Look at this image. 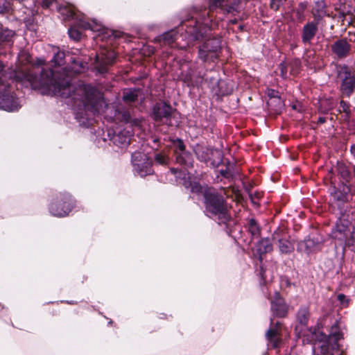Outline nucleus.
<instances>
[{"instance_id":"4468645a","label":"nucleus","mask_w":355,"mask_h":355,"mask_svg":"<svg viewBox=\"0 0 355 355\" xmlns=\"http://www.w3.org/2000/svg\"><path fill=\"white\" fill-rule=\"evenodd\" d=\"M333 53L339 60L344 59L351 54L352 44L346 38L336 40L331 46Z\"/></svg>"},{"instance_id":"79ce46f5","label":"nucleus","mask_w":355,"mask_h":355,"mask_svg":"<svg viewBox=\"0 0 355 355\" xmlns=\"http://www.w3.org/2000/svg\"><path fill=\"white\" fill-rule=\"evenodd\" d=\"M68 33L70 38L74 41H78L81 37V33L74 27L69 28Z\"/></svg>"},{"instance_id":"423d86ee","label":"nucleus","mask_w":355,"mask_h":355,"mask_svg":"<svg viewBox=\"0 0 355 355\" xmlns=\"http://www.w3.org/2000/svg\"><path fill=\"white\" fill-rule=\"evenodd\" d=\"M75 207V200L71 194L67 192L57 194L49 205L50 214L56 217H64L69 214Z\"/></svg>"},{"instance_id":"09e8293b","label":"nucleus","mask_w":355,"mask_h":355,"mask_svg":"<svg viewBox=\"0 0 355 355\" xmlns=\"http://www.w3.org/2000/svg\"><path fill=\"white\" fill-rule=\"evenodd\" d=\"M277 334V329L274 328H270L267 331L266 336L268 340H272L273 338L276 337Z\"/></svg>"},{"instance_id":"6e6d98bb","label":"nucleus","mask_w":355,"mask_h":355,"mask_svg":"<svg viewBox=\"0 0 355 355\" xmlns=\"http://www.w3.org/2000/svg\"><path fill=\"white\" fill-rule=\"evenodd\" d=\"M67 18H70L71 17L72 19L76 18V13L73 10H67Z\"/></svg>"},{"instance_id":"4d7b16f0","label":"nucleus","mask_w":355,"mask_h":355,"mask_svg":"<svg viewBox=\"0 0 355 355\" xmlns=\"http://www.w3.org/2000/svg\"><path fill=\"white\" fill-rule=\"evenodd\" d=\"M170 171H171V173H173V175H175L176 176H178V174L182 173V171H180L179 169L175 168H171Z\"/></svg>"},{"instance_id":"6ab92c4d","label":"nucleus","mask_w":355,"mask_h":355,"mask_svg":"<svg viewBox=\"0 0 355 355\" xmlns=\"http://www.w3.org/2000/svg\"><path fill=\"white\" fill-rule=\"evenodd\" d=\"M273 247L270 239L265 238L261 239L256 245V252L254 254L255 257L261 262L263 260V255L272 251Z\"/></svg>"},{"instance_id":"bb28decb","label":"nucleus","mask_w":355,"mask_h":355,"mask_svg":"<svg viewBox=\"0 0 355 355\" xmlns=\"http://www.w3.org/2000/svg\"><path fill=\"white\" fill-rule=\"evenodd\" d=\"M178 31L172 29L163 33L159 37V40H162L165 44L173 45L176 42L178 37H182V35H178Z\"/></svg>"},{"instance_id":"49530a36","label":"nucleus","mask_w":355,"mask_h":355,"mask_svg":"<svg viewBox=\"0 0 355 355\" xmlns=\"http://www.w3.org/2000/svg\"><path fill=\"white\" fill-rule=\"evenodd\" d=\"M340 107L342 109V112H345L347 115L350 113V105L348 102L341 100L340 102ZM341 112V110H340Z\"/></svg>"},{"instance_id":"4c0bfd02","label":"nucleus","mask_w":355,"mask_h":355,"mask_svg":"<svg viewBox=\"0 0 355 355\" xmlns=\"http://www.w3.org/2000/svg\"><path fill=\"white\" fill-rule=\"evenodd\" d=\"M64 58L65 53L63 51H58L54 54L51 61L55 66H62L65 63Z\"/></svg>"},{"instance_id":"6e6552de","label":"nucleus","mask_w":355,"mask_h":355,"mask_svg":"<svg viewBox=\"0 0 355 355\" xmlns=\"http://www.w3.org/2000/svg\"><path fill=\"white\" fill-rule=\"evenodd\" d=\"M20 107L18 98L7 81L0 80V109L12 112Z\"/></svg>"},{"instance_id":"8fccbe9b","label":"nucleus","mask_w":355,"mask_h":355,"mask_svg":"<svg viewBox=\"0 0 355 355\" xmlns=\"http://www.w3.org/2000/svg\"><path fill=\"white\" fill-rule=\"evenodd\" d=\"M152 141L153 143V145L152 147L155 149H158V148L161 146V140L158 137H153Z\"/></svg>"},{"instance_id":"e433bc0d","label":"nucleus","mask_w":355,"mask_h":355,"mask_svg":"<svg viewBox=\"0 0 355 355\" xmlns=\"http://www.w3.org/2000/svg\"><path fill=\"white\" fill-rule=\"evenodd\" d=\"M288 67L291 69V73L296 76L300 71L302 67L301 61L299 59H295L289 62Z\"/></svg>"},{"instance_id":"69168bd1","label":"nucleus","mask_w":355,"mask_h":355,"mask_svg":"<svg viewBox=\"0 0 355 355\" xmlns=\"http://www.w3.org/2000/svg\"><path fill=\"white\" fill-rule=\"evenodd\" d=\"M222 93H223V94H228L229 92H225V93L222 92Z\"/></svg>"},{"instance_id":"aec40b11","label":"nucleus","mask_w":355,"mask_h":355,"mask_svg":"<svg viewBox=\"0 0 355 355\" xmlns=\"http://www.w3.org/2000/svg\"><path fill=\"white\" fill-rule=\"evenodd\" d=\"M314 20L320 21L326 15V4L324 0H317L314 1V5L311 10Z\"/></svg>"},{"instance_id":"bf43d9fd","label":"nucleus","mask_w":355,"mask_h":355,"mask_svg":"<svg viewBox=\"0 0 355 355\" xmlns=\"http://www.w3.org/2000/svg\"><path fill=\"white\" fill-rule=\"evenodd\" d=\"M350 151L353 156L355 157V144L351 146Z\"/></svg>"},{"instance_id":"37998d69","label":"nucleus","mask_w":355,"mask_h":355,"mask_svg":"<svg viewBox=\"0 0 355 355\" xmlns=\"http://www.w3.org/2000/svg\"><path fill=\"white\" fill-rule=\"evenodd\" d=\"M228 166L227 167L226 169L225 170H220L219 171V173L220 174V175H222L223 177H224L225 178H227V179H233L234 177V173L231 171L230 169V163L228 162Z\"/></svg>"},{"instance_id":"58836bf2","label":"nucleus","mask_w":355,"mask_h":355,"mask_svg":"<svg viewBox=\"0 0 355 355\" xmlns=\"http://www.w3.org/2000/svg\"><path fill=\"white\" fill-rule=\"evenodd\" d=\"M155 161L160 165H166L169 162V157L162 153H157L155 155Z\"/></svg>"},{"instance_id":"a18cd8bd","label":"nucleus","mask_w":355,"mask_h":355,"mask_svg":"<svg viewBox=\"0 0 355 355\" xmlns=\"http://www.w3.org/2000/svg\"><path fill=\"white\" fill-rule=\"evenodd\" d=\"M10 3L7 0H0V14H4L8 12Z\"/></svg>"},{"instance_id":"c03bdc74","label":"nucleus","mask_w":355,"mask_h":355,"mask_svg":"<svg viewBox=\"0 0 355 355\" xmlns=\"http://www.w3.org/2000/svg\"><path fill=\"white\" fill-rule=\"evenodd\" d=\"M286 0H270V7L272 10L277 11Z\"/></svg>"},{"instance_id":"338daca9","label":"nucleus","mask_w":355,"mask_h":355,"mask_svg":"<svg viewBox=\"0 0 355 355\" xmlns=\"http://www.w3.org/2000/svg\"><path fill=\"white\" fill-rule=\"evenodd\" d=\"M240 29H242L243 28V26H239Z\"/></svg>"},{"instance_id":"f8f14e48","label":"nucleus","mask_w":355,"mask_h":355,"mask_svg":"<svg viewBox=\"0 0 355 355\" xmlns=\"http://www.w3.org/2000/svg\"><path fill=\"white\" fill-rule=\"evenodd\" d=\"M116 54L112 50H106L96 56V68L100 73H105L108 67L112 65L116 59Z\"/></svg>"},{"instance_id":"39448f33","label":"nucleus","mask_w":355,"mask_h":355,"mask_svg":"<svg viewBox=\"0 0 355 355\" xmlns=\"http://www.w3.org/2000/svg\"><path fill=\"white\" fill-rule=\"evenodd\" d=\"M337 82L342 97L349 98L355 92V71L345 64L336 65Z\"/></svg>"},{"instance_id":"5fc2aeb1","label":"nucleus","mask_w":355,"mask_h":355,"mask_svg":"<svg viewBox=\"0 0 355 355\" xmlns=\"http://www.w3.org/2000/svg\"><path fill=\"white\" fill-rule=\"evenodd\" d=\"M123 118L125 123H132L131 116L128 112H124L123 114Z\"/></svg>"},{"instance_id":"a211bd4d","label":"nucleus","mask_w":355,"mask_h":355,"mask_svg":"<svg viewBox=\"0 0 355 355\" xmlns=\"http://www.w3.org/2000/svg\"><path fill=\"white\" fill-rule=\"evenodd\" d=\"M132 136V131L124 129L117 133H115L111 140L113 141L114 145L120 148H124L130 144Z\"/></svg>"},{"instance_id":"a19ab883","label":"nucleus","mask_w":355,"mask_h":355,"mask_svg":"<svg viewBox=\"0 0 355 355\" xmlns=\"http://www.w3.org/2000/svg\"><path fill=\"white\" fill-rule=\"evenodd\" d=\"M334 351L331 349V346L327 344H321L320 346V354L317 355H334Z\"/></svg>"},{"instance_id":"774afa93","label":"nucleus","mask_w":355,"mask_h":355,"mask_svg":"<svg viewBox=\"0 0 355 355\" xmlns=\"http://www.w3.org/2000/svg\"><path fill=\"white\" fill-rule=\"evenodd\" d=\"M340 355H344V354H343V352H342L340 354Z\"/></svg>"},{"instance_id":"412c9836","label":"nucleus","mask_w":355,"mask_h":355,"mask_svg":"<svg viewBox=\"0 0 355 355\" xmlns=\"http://www.w3.org/2000/svg\"><path fill=\"white\" fill-rule=\"evenodd\" d=\"M78 26L83 29H89L92 31H100L103 28L102 24L97 22L95 19H91L89 21L87 20L85 15H83L79 19L78 21Z\"/></svg>"},{"instance_id":"e2e57ef3","label":"nucleus","mask_w":355,"mask_h":355,"mask_svg":"<svg viewBox=\"0 0 355 355\" xmlns=\"http://www.w3.org/2000/svg\"><path fill=\"white\" fill-rule=\"evenodd\" d=\"M354 175L355 176V165L354 166Z\"/></svg>"},{"instance_id":"f257e3e1","label":"nucleus","mask_w":355,"mask_h":355,"mask_svg":"<svg viewBox=\"0 0 355 355\" xmlns=\"http://www.w3.org/2000/svg\"><path fill=\"white\" fill-rule=\"evenodd\" d=\"M44 64V60L37 59L33 65L17 67L10 77L24 87L40 90L42 94L68 99L67 104L76 110V118L84 125H89L98 112L100 94L89 85H73L68 77L61 78L51 69L42 67Z\"/></svg>"},{"instance_id":"7c9ffc66","label":"nucleus","mask_w":355,"mask_h":355,"mask_svg":"<svg viewBox=\"0 0 355 355\" xmlns=\"http://www.w3.org/2000/svg\"><path fill=\"white\" fill-rule=\"evenodd\" d=\"M15 35L14 31L0 28V44H10Z\"/></svg>"},{"instance_id":"a878e982","label":"nucleus","mask_w":355,"mask_h":355,"mask_svg":"<svg viewBox=\"0 0 355 355\" xmlns=\"http://www.w3.org/2000/svg\"><path fill=\"white\" fill-rule=\"evenodd\" d=\"M209 158V163L207 164L211 167L216 168L222 164L223 155L221 150L212 148L211 153H210Z\"/></svg>"},{"instance_id":"ddd939ff","label":"nucleus","mask_w":355,"mask_h":355,"mask_svg":"<svg viewBox=\"0 0 355 355\" xmlns=\"http://www.w3.org/2000/svg\"><path fill=\"white\" fill-rule=\"evenodd\" d=\"M353 196L355 191H352L351 187L347 184L342 182L338 187H334L332 191L330 193L331 202L349 201V194Z\"/></svg>"},{"instance_id":"0e129e2a","label":"nucleus","mask_w":355,"mask_h":355,"mask_svg":"<svg viewBox=\"0 0 355 355\" xmlns=\"http://www.w3.org/2000/svg\"><path fill=\"white\" fill-rule=\"evenodd\" d=\"M232 23H233V24H236V20H234V21H232Z\"/></svg>"},{"instance_id":"603ef678","label":"nucleus","mask_w":355,"mask_h":355,"mask_svg":"<svg viewBox=\"0 0 355 355\" xmlns=\"http://www.w3.org/2000/svg\"><path fill=\"white\" fill-rule=\"evenodd\" d=\"M337 298H338V300L340 301V303L343 304H344L345 302H346V303L348 302V300H346V296L343 293L339 294L338 295Z\"/></svg>"},{"instance_id":"5701e85b","label":"nucleus","mask_w":355,"mask_h":355,"mask_svg":"<svg viewBox=\"0 0 355 355\" xmlns=\"http://www.w3.org/2000/svg\"><path fill=\"white\" fill-rule=\"evenodd\" d=\"M121 33L113 30L105 29L99 35L101 40L105 41L107 45H113L116 39L120 38Z\"/></svg>"},{"instance_id":"864d4df0","label":"nucleus","mask_w":355,"mask_h":355,"mask_svg":"<svg viewBox=\"0 0 355 355\" xmlns=\"http://www.w3.org/2000/svg\"><path fill=\"white\" fill-rule=\"evenodd\" d=\"M4 69V65L1 61H0V80L7 81L5 76L2 73Z\"/></svg>"},{"instance_id":"3c124183","label":"nucleus","mask_w":355,"mask_h":355,"mask_svg":"<svg viewBox=\"0 0 355 355\" xmlns=\"http://www.w3.org/2000/svg\"><path fill=\"white\" fill-rule=\"evenodd\" d=\"M55 0H42V6L44 8H49Z\"/></svg>"},{"instance_id":"7ed1b4c3","label":"nucleus","mask_w":355,"mask_h":355,"mask_svg":"<svg viewBox=\"0 0 355 355\" xmlns=\"http://www.w3.org/2000/svg\"><path fill=\"white\" fill-rule=\"evenodd\" d=\"M226 189L222 187L220 191L214 187H207L204 189L203 198L205 211L211 216H217L223 223L228 222L231 218L230 207L226 198Z\"/></svg>"},{"instance_id":"f704fd0d","label":"nucleus","mask_w":355,"mask_h":355,"mask_svg":"<svg viewBox=\"0 0 355 355\" xmlns=\"http://www.w3.org/2000/svg\"><path fill=\"white\" fill-rule=\"evenodd\" d=\"M170 141L173 144L175 155L178 154L179 152H183L186 150V146L182 139L176 138L171 139Z\"/></svg>"},{"instance_id":"2f4dec72","label":"nucleus","mask_w":355,"mask_h":355,"mask_svg":"<svg viewBox=\"0 0 355 355\" xmlns=\"http://www.w3.org/2000/svg\"><path fill=\"white\" fill-rule=\"evenodd\" d=\"M335 103L332 98H325L320 101L319 110L322 114H327L334 107Z\"/></svg>"},{"instance_id":"9d476101","label":"nucleus","mask_w":355,"mask_h":355,"mask_svg":"<svg viewBox=\"0 0 355 355\" xmlns=\"http://www.w3.org/2000/svg\"><path fill=\"white\" fill-rule=\"evenodd\" d=\"M316 339L322 344H327L331 346L332 350H339L340 345L338 343L340 340L343 339V334L340 330L339 323L336 321L331 327L329 335L324 333H320L319 336H316Z\"/></svg>"},{"instance_id":"f03ea898","label":"nucleus","mask_w":355,"mask_h":355,"mask_svg":"<svg viewBox=\"0 0 355 355\" xmlns=\"http://www.w3.org/2000/svg\"><path fill=\"white\" fill-rule=\"evenodd\" d=\"M239 0H209V7L195 6L192 16L182 21L186 26L184 37L190 45L194 42L202 41L198 46V58L202 62H214L219 56L221 50V37L211 33L216 25L212 15L214 10L220 8L223 12L230 13L236 10Z\"/></svg>"},{"instance_id":"13d9d810","label":"nucleus","mask_w":355,"mask_h":355,"mask_svg":"<svg viewBox=\"0 0 355 355\" xmlns=\"http://www.w3.org/2000/svg\"><path fill=\"white\" fill-rule=\"evenodd\" d=\"M327 121V119L324 116H320L318 119L317 123L318 124H322L324 123Z\"/></svg>"},{"instance_id":"9b49d317","label":"nucleus","mask_w":355,"mask_h":355,"mask_svg":"<svg viewBox=\"0 0 355 355\" xmlns=\"http://www.w3.org/2000/svg\"><path fill=\"white\" fill-rule=\"evenodd\" d=\"M324 241V239L322 238H311L310 236H308L303 241L297 243V250L308 254L315 253L322 250Z\"/></svg>"},{"instance_id":"0eeeda50","label":"nucleus","mask_w":355,"mask_h":355,"mask_svg":"<svg viewBox=\"0 0 355 355\" xmlns=\"http://www.w3.org/2000/svg\"><path fill=\"white\" fill-rule=\"evenodd\" d=\"M354 229L348 219L338 217L332 229L331 237L339 241L340 245H350L354 242Z\"/></svg>"},{"instance_id":"cd10ccee","label":"nucleus","mask_w":355,"mask_h":355,"mask_svg":"<svg viewBox=\"0 0 355 355\" xmlns=\"http://www.w3.org/2000/svg\"><path fill=\"white\" fill-rule=\"evenodd\" d=\"M246 225L252 239H257L261 236V228L255 219H249Z\"/></svg>"},{"instance_id":"f3484780","label":"nucleus","mask_w":355,"mask_h":355,"mask_svg":"<svg viewBox=\"0 0 355 355\" xmlns=\"http://www.w3.org/2000/svg\"><path fill=\"white\" fill-rule=\"evenodd\" d=\"M271 310L273 314L279 318H284L288 313V305L279 293L275 292L270 300Z\"/></svg>"},{"instance_id":"1a4fd4ad","label":"nucleus","mask_w":355,"mask_h":355,"mask_svg":"<svg viewBox=\"0 0 355 355\" xmlns=\"http://www.w3.org/2000/svg\"><path fill=\"white\" fill-rule=\"evenodd\" d=\"M134 171L141 177L153 173V161L145 153L135 152L132 154Z\"/></svg>"},{"instance_id":"ea45409f","label":"nucleus","mask_w":355,"mask_h":355,"mask_svg":"<svg viewBox=\"0 0 355 355\" xmlns=\"http://www.w3.org/2000/svg\"><path fill=\"white\" fill-rule=\"evenodd\" d=\"M189 187L192 193L200 194L203 193L204 190L201 184L198 182H190Z\"/></svg>"},{"instance_id":"b1692460","label":"nucleus","mask_w":355,"mask_h":355,"mask_svg":"<svg viewBox=\"0 0 355 355\" xmlns=\"http://www.w3.org/2000/svg\"><path fill=\"white\" fill-rule=\"evenodd\" d=\"M349 201H340L330 202L333 213L338 216V217L345 218L347 211H348Z\"/></svg>"},{"instance_id":"de8ad7c7","label":"nucleus","mask_w":355,"mask_h":355,"mask_svg":"<svg viewBox=\"0 0 355 355\" xmlns=\"http://www.w3.org/2000/svg\"><path fill=\"white\" fill-rule=\"evenodd\" d=\"M287 68L288 65L285 62H282L279 65V69L280 70V76L283 78H286L287 77Z\"/></svg>"},{"instance_id":"4be33fe9","label":"nucleus","mask_w":355,"mask_h":355,"mask_svg":"<svg viewBox=\"0 0 355 355\" xmlns=\"http://www.w3.org/2000/svg\"><path fill=\"white\" fill-rule=\"evenodd\" d=\"M176 162L184 168H191L193 164V158L192 154L184 150L183 152H179L178 154L175 155Z\"/></svg>"},{"instance_id":"680f3d73","label":"nucleus","mask_w":355,"mask_h":355,"mask_svg":"<svg viewBox=\"0 0 355 355\" xmlns=\"http://www.w3.org/2000/svg\"><path fill=\"white\" fill-rule=\"evenodd\" d=\"M66 10H67L66 8H64L63 10H61L60 11H61L62 13H64L63 11Z\"/></svg>"},{"instance_id":"20e7f679","label":"nucleus","mask_w":355,"mask_h":355,"mask_svg":"<svg viewBox=\"0 0 355 355\" xmlns=\"http://www.w3.org/2000/svg\"><path fill=\"white\" fill-rule=\"evenodd\" d=\"M151 117L156 122L164 123L168 126L177 127L180 123L179 112L165 101L157 102L153 105Z\"/></svg>"},{"instance_id":"393cba45","label":"nucleus","mask_w":355,"mask_h":355,"mask_svg":"<svg viewBox=\"0 0 355 355\" xmlns=\"http://www.w3.org/2000/svg\"><path fill=\"white\" fill-rule=\"evenodd\" d=\"M212 148L204 146L201 145H197L195 148V153L197 158L205 164L209 163V156L211 153Z\"/></svg>"},{"instance_id":"c85d7f7f","label":"nucleus","mask_w":355,"mask_h":355,"mask_svg":"<svg viewBox=\"0 0 355 355\" xmlns=\"http://www.w3.org/2000/svg\"><path fill=\"white\" fill-rule=\"evenodd\" d=\"M308 7V3L306 1L300 2L297 4V7L294 10L296 19L298 22L302 23L306 19L305 12Z\"/></svg>"},{"instance_id":"c756f323","label":"nucleus","mask_w":355,"mask_h":355,"mask_svg":"<svg viewBox=\"0 0 355 355\" xmlns=\"http://www.w3.org/2000/svg\"><path fill=\"white\" fill-rule=\"evenodd\" d=\"M277 243L282 254H290L294 250V247L288 238L281 239Z\"/></svg>"},{"instance_id":"473e14b6","label":"nucleus","mask_w":355,"mask_h":355,"mask_svg":"<svg viewBox=\"0 0 355 355\" xmlns=\"http://www.w3.org/2000/svg\"><path fill=\"white\" fill-rule=\"evenodd\" d=\"M138 94L136 89H125L123 93V100L126 103H133L137 101Z\"/></svg>"},{"instance_id":"2eb2a0df","label":"nucleus","mask_w":355,"mask_h":355,"mask_svg":"<svg viewBox=\"0 0 355 355\" xmlns=\"http://www.w3.org/2000/svg\"><path fill=\"white\" fill-rule=\"evenodd\" d=\"M318 21L313 20L306 22L301 31L302 42L304 45H309L318 31Z\"/></svg>"},{"instance_id":"052dcab7","label":"nucleus","mask_w":355,"mask_h":355,"mask_svg":"<svg viewBox=\"0 0 355 355\" xmlns=\"http://www.w3.org/2000/svg\"><path fill=\"white\" fill-rule=\"evenodd\" d=\"M223 83H224L223 82H220V83H218V86H219V87H220V88L222 87V85H223Z\"/></svg>"},{"instance_id":"72a5a7b5","label":"nucleus","mask_w":355,"mask_h":355,"mask_svg":"<svg viewBox=\"0 0 355 355\" xmlns=\"http://www.w3.org/2000/svg\"><path fill=\"white\" fill-rule=\"evenodd\" d=\"M287 230L284 227H279L272 234V239L275 242H277L284 238H288Z\"/></svg>"},{"instance_id":"dca6fc26","label":"nucleus","mask_w":355,"mask_h":355,"mask_svg":"<svg viewBox=\"0 0 355 355\" xmlns=\"http://www.w3.org/2000/svg\"><path fill=\"white\" fill-rule=\"evenodd\" d=\"M310 313L307 306H301L297 312L296 319L297 324L295 325V331L298 338L304 335V331L306 329Z\"/></svg>"},{"instance_id":"c9c22d12","label":"nucleus","mask_w":355,"mask_h":355,"mask_svg":"<svg viewBox=\"0 0 355 355\" xmlns=\"http://www.w3.org/2000/svg\"><path fill=\"white\" fill-rule=\"evenodd\" d=\"M338 173L341 178L345 182V184L349 182L352 178V174L346 166H340L338 168Z\"/></svg>"}]
</instances>
